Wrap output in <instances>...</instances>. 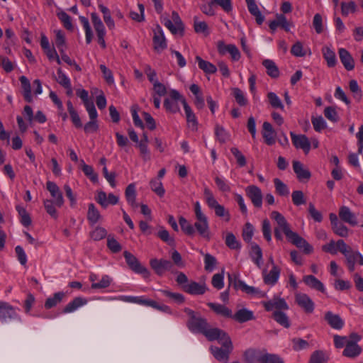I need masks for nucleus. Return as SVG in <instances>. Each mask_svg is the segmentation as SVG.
<instances>
[{
    "label": "nucleus",
    "mask_w": 363,
    "mask_h": 363,
    "mask_svg": "<svg viewBox=\"0 0 363 363\" xmlns=\"http://www.w3.org/2000/svg\"><path fill=\"white\" fill-rule=\"evenodd\" d=\"M295 301L306 313L314 311L315 303L306 294L297 293L295 295Z\"/></svg>",
    "instance_id": "13"
},
{
    "label": "nucleus",
    "mask_w": 363,
    "mask_h": 363,
    "mask_svg": "<svg viewBox=\"0 0 363 363\" xmlns=\"http://www.w3.org/2000/svg\"><path fill=\"white\" fill-rule=\"evenodd\" d=\"M150 265L159 276H162L166 271L170 270L173 266L169 260L163 259H158L156 258L150 260Z\"/></svg>",
    "instance_id": "14"
},
{
    "label": "nucleus",
    "mask_w": 363,
    "mask_h": 363,
    "mask_svg": "<svg viewBox=\"0 0 363 363\" xmlns=\"http://www.w3.org/2000/svg\"><path fill=\"white\" fill-rule=\"evenodd\" d=\"M125 199L129 205H130L133 208L138 207V203H136V191H135V185L134 184H130L125 189Z\"/></svg>",
    "instance_id": "36"
},
{
    "label": "nucleus",
    "mask_w": 363,
    "mask_h": 363,
    "mask_svg": "<svg viewBox=\"0 0 363 363\" xmlns=\"http://www.w3.org/2000/svg\"><path fill=\"white\" fill-rule=\"evenodd\" d=\"M322 53L324 59L327 62L328 66L330 67H335L337 63L335 52L328 47H324L322 49Z\"/></svg>",
    "instance_id": "43"
},
{
    "label": "nucleus",
    "mask_w": 363,
    "mask_h": 363,
    "mask_svg": "<svg viewBox=\"0 0 363 363\" xmlns=\"http://www.w3.org/2000/svg\"><path fill=\"white\" fill-rule=\"evenodd\" d=\"M56 81L65 89H67V94L71 95L72 94V89L69 78L62 72V69L59 68L57 71Z\"/></svg>",
    "instance_id": "30"
},
{
    "label": "nucleus",
    "mask_w": 363,
    "mask_h": 363,
    "mask_svg": "<svg viewBox=\"0 0 363 363\" xmlns=\"http://www.w3.org/2000/svg\"><path fill=\"white\" fill-rule=\"evenodd\" d=\"M183 289L185 292L191 295H202L206 293L208 289L204 283L190 281L183 286Z\"/></svg>",
    "instance_id": "20"
},
{
    "label": "nucleus",
    "mask_w": 363,
    "mask_h": 363,
    "mask_svg": "<svg viewBox=\"0 0 363 363\" xmlns=\"http://www.w3.org/2000/svg\"><path fill=\"white\" fill-rule=\"evenodd\" d=\"M281 273V269L276 264H274L272 269L267 272L264 269L262 272L264 282L266 284L274 286L278 281Z\"/></svg>",
    "instance_id": "21"
},
{
    "label": "nucleus",
    "mask_w": 363,
    "mask_h": 363,
    "mask_svg": "<svg viewBox=\"0 0 363 363\" xmlns=\"http://www.w3.org/2000/svg\"><path fill=\"white\" fill-rule=\"evenodd\" d=\"M160 21L172 34L183 36L184 26L177 12L172 11L171 18L167 13L162 14Z\"/></svg>",
    "instance_id": "6"
},
{
    "label": "nucleus",
    "mask_w": 363,
    "mask_h": 363,
    "mask_svg": "<svg viewBox=\"0 0 363 363\" xmlns=\"http://www.w3.org/2000/svg\"><path fill=\"white\" fill-rule=\"evenodd\" d=\"M262 135L267 145H273L276 143L277 133L270 123H263Z\"/></svg>",
    "instance_id": "19"
},
{
    "label": "nucleus",
    "mask_w": 363,
    "mask_h": 363,
    "mask_svg": "<svg viewBox=\"0 0 363 363\" xmlns=\"http://www.w3.org/2000/svg\"><path fill=\"white\" fill-rule=\"evenodd\" d=\"M19 80L23 89V96L25 100L28 103L32 102L33 97L31 94V87L29 80L25 76H21Z\"/></svg>",
    "instance_id": "40"
},
{
    "label": "nucleus",
    "mask_w": 363,
    "mask_h": 363,
    "mask_svg": "<svg viewBox=\"0 0 363 363\" xmlns=\"http://www.w3.org/2000/svg\"><path fill=\"white\" fill-rule=\"evenodd\" d=\"M293 169L298 180L303 181L308 180L310 179V172L308 169L305 168L303 164L299 161L293 162Z\"/></svg>",
    "instance_id": "28"
},
{
    "label": "nucleus",
    "mask_w": 363,
    "mask_h": 363,
    "mask_svg": "<svg viewBox=\"0 0 363 363\" xmlns=\"http://www.w3.org/2000/svg\"><path fill=\"white\" fill-rule=\"evenodd\" d=\"M44 206L46 210V212L52 216L53 218L56 219L57 218V213L55 208V201L50 199H46L44 201Z\"/></svg>",
    "instance_id": "61"
},
{
    "label": "nucleus",
    "mask_w": 363,
    "mask_h": 363,
    "mask_svg": "<svg viewBox=\"0 0 363 363\" xmlns=\"http://www.w3.org/2000/svg\"><path fill=\"white\" fill-rule=\"evenodd\" d=\"M303 281L311 289L326 294L324 284L313 275H306L303 277Z\"/></svg>",
    "instance_id": "24"
},
{
    "label": "nucleus",
    "mask_w": 363,
    "mask_h": 363,
    "mask_svg": "<svg viewBox=\"0 0 363 363\" xmlns=\"http://www.w3.org/2000/svg\"><path fill=\"white\" fill-rule=\"evenodd\" d=\"M340 60L345 69L351 71L354 68V60L351 54L345 48L338 50Z\"/></svg>",
    "instance_id": "25"
},
{
    "label": "nucleus",
    "mask_w": 363,
    "mask_h": 363,
    "mask_svg": "<svg viewBox=\"0 0 363 363\" xmlns=\"http://www.w3.org/2000/svg\"><path fill=\"white\" fill-rule=\"evenodd\" d=\"M12 320H21L16 309L9 303L0 301V321L4 323Z\"/></svg>",
    "instance_id": "9"
},
{
    "label": "nucleus",
    "mask_w": 363,
    "mask_h": 363,
    "mask_svg": "<svg viewBox=\"0 0 363 363\" xmlns=\"http://www.w3.org/2000/svg\"><path fill=\"white\" fill-rule=\"evenodd\" d=\"M215 135L220 143H225L229 138V134L225 129L219 125L215 127Z\"/></svg>",
    "instance_id": "52"
},
{
    "label": "nucleus",
    "mask_w": 363,
    "mask_h": 363,
    "mask_svg": "<svg viewBox=\"0 0 363 363\" xmlns=\"http://www.w3.org/2000/svg\"><path fill=\"white\" fill-rule=\"evenodd\" d=\"M263 352L259 350L249 349L245 352L244 356L246 361L250 363L259 362V357L263 355Z\"/></svg>",
    "instance_id": "47"
},
{
    "label": "nucleus",
    "mask_w": 363,
    "mask_h": 363,
    "mask_svg": "<svg viewBox=\"0 0 363 363\" xmlns=\"http://www.w3.org/2000/svg\"><path fill=\"white\" fill-rule=\"evenodd\" d=\"M151 189L159 196L162 197L164 195L165 190L162 183L158 179H153L150 181Z\"/></svg>",
    "instance_id": "50"
},
{
    "label": "nucleus",
    "mask_w": 363,
    "mask_h": 363,
    "mask_svg": "<svg viewBox=\"0 0 363 363\" xmlns=\"http://www.w3.org/2000/svg\"><path fill=\"white\" fill-rule=\"evenodd\" d=\"M99 9L103 13L104 21L109 29H113L115 26L114 21L113 20L110 10L103 4L99 5Z\"/></svg>",
    "instance_id": "45"
},
{
    "label": "nucleus",
    "mask_w": 363,
    "mask_h": 363,
    "mask_svg": "<svg viewBox=\"0 0 363 363\" xmlns=\"http://www.w3.org/2000/svg\"><path fill=\"white\" fill-rule=\"evenodd\" d=\"M262 232L264 238L267 242L272 240V227L268 219H264L262 223Z\"/></svg>",
    "instance_id": "57"
},
{
    "label": "nucleus",
    "mask_w": 363,
    "mask_h": 363,
    "mask_svg": "<svg viewBox=\"0 0 363 363\" xmlns=\"http://www.w3.org/2000/svg\"><path fill=\"white\" fill-rule=\"evenodd\" d=\"M106 230L104 228L100 226L96 227L92 231L90 232L91 238L95 241L101 240L106 238Z\"/></svg>",
    "instance_id": "51"
},
{
    "label": "nucleus",
    "mask_w": 363,
    "mask_h": 363,
    "mask_svg": "<svg viewBox=\"0 0 363 363\" xmlns=\"http://www.w3.org/2000/svg\"><path fill=\"white\" fill-rule=\"evenodd\" d=\"M153 48L157 52H161L167 48V41L160 25L153 29Z\"/></svg>",
    "instance_id": "11"
},
{
    "label": "nucleus",
    "mask_w": 363,
    "mask_h": 363,
    "mask_svg": "<svg viewBox=\"0 0 363 363\" xmlns=\"http://www.w3.org/2000/svg\"><path fill=\"white\" fill-rule=\"evenodd\" d=\"M47 189L50 191L57 207L60 208L64 204L62 194L57 185L51 181L46 183Z\"/></svg>",
    "instance_id": "16"
},
{
    "label": "nucleus",
    "mask_w": 363,
    "mask_h": 363,
    "mask_svg": "<svg viewBox=\"0 0 363 363\" xmlns=\"http://www.w3.org/2000/svg\"><path fill=\"white\" fill-rule=\"evenodd\" d=\"M101 218V216L99 210L96 208L94 203H89L87 212V220L91 225H94L98 223Z\"/></svg>",
    "instance_id": "39"
},
{
    "label": "nucleus",
    "mask_w": 363,
    "mask_h": 363,
    "mask_svg": "<svg viewBox=\"0 0 363 363\" xmlns=\"http://www.w3.org/2000/svg\"><path fill=\"white\" fill-rule=\"evenodd\" d=\"M259 357V363H284L283 359L277 354L264 352L263 355Z\"/></svg>",
    "instance_id": "44"
},
{
    "label": "nucleus",
    "mask_w": 363,
    "mask_h": 363,
    "mask_svg": "<svg viewBox=\"0 0 363 363\" xmlns=\"http://www.w3.org/2000/svg\"><path fill=\"white\" fill-rule=\"evenodd\" d=\"M65 297V293H64L63 291L55 293L52 296H50L47 298V300L45 302V308L46 309H50L56 306L57 304L62 302Z\"/></svg>",
    "instance_id": "35"
},
{
    "label": "nucleus",
    "mask_w": 363,
    "mask_h": 363,
    "mask_svg": "<svg viewBox=\"0 0 363 363\" xmlns=\"http://www.w3.org/2000/svg\"><path fill=\"white\" fill-rule=\"evenodd\" d=\"M247 196L251 200L252 204L257 208L262 206V194L261 189L257 186H249L245 189Z\"/></svg>",
    "instance_id": "15"
},
{
    "label": "nucleus",
    "mask_w": 363,
    "mask_h": 363,
    "mask_svg": "<svg viewBox=\"0 0 363 363\" xmlns=\"http://www.w3.org/2000/svg\"><path fill=\"white\" fill-rule=\"evenodd\" d=\"M196 222L192 225L186 218L181 217L179 220V225L184 233L188 235H193L195 233V229L202 238L207 240L210 239V229L208 217L202 211L201 204L196 201L194 206Z\"/></svg>",
    "instance_id": "1"
},
{
    "label": "nucleus",
    "mask_w": 363,
    "mask_h": 363,
    "mask_svg": "<svg viewBox=\"0 0 363 363\" xmlns=\"http://www.w3.org/2000/svg\"><path fill=\"white\" fill-rule=\"evenodd\" d=\"M203 195L206 204L210 209L214 211L215 215L228 222L230 220L229 211L218 202L213 192L208 187L204 188Z\"/></svg>",
    "instance_id": "5"
},
{
    "label": "nucleus",
    "mask_w": 363,
    "mask_h": 363,
    "mask_svg": "<svg viewBox=\"0 0 363 363\" xmlns=\"http://www.w3.org/2000/svg\"><path fill=\"white\" fill-rule=\"evenodd\" d=\"M169 96L164 101V107L166 111L170 113H179L180 111L179 102L183 105V101H186V99L175 89H172L169 91Z\"/></svg>",
    "instance_id": "7"
},
{
    "label": "nucleus",
    "mask_w": 363,
    "mask_h": 363,
    "mask_svg": "<svg viewBox=\"0 0 363 363\" xmlns=\"http://www.w3.org/2000/svg\"><path fill=\"white\" fill-rule=\"evenodd\" d=\"M82 169L84 174L88 177L93 182H98V174L94 172L93 167L90 165L85 164L84 160L81 161Z\"/></svg>",
    "instance_id": "49"
},
{
    "label": "nucleus",
    "mask_w": 363,
    "mask_h": 363,
    "mask_svg": "<svg viewBox=\"0 0 363 363\" xmlns=\"http://www.w3.org/2000/svg\"><path fill=\"white\" fill-rule=\"evenodd\" d=\"M183 107L185 112L188 127L191 130L196 131L198 129V121L196 115L193 112L191 108L187 104L186 101H183Z\"/></svg>",
    "instance_id": "22"
},
{
    "label": "nucleus",
    "mask_w": 363,
    "mask_h": 363,
    "mask_svg": "<svg viewBox=\"0 0 363 363\" xmlns=\"http://www.w3.org/2000/svg\"><path fill=\"white\" fill-rule=\"evenodd\" d=\"M291 199L295 206H298L306 203V199L303 191H294L291 194Z\"/></svg>",
    "instance_id": "62"
},
{
    "label": "nucleus",
    "mask_w": 363,
    "mask_h": 363,
    "mask_svg": "<svg viewBox=\"0 0 363 363\" xmlns=\"http://www.w3.org/2000/svg\"><path fill=\"white\" fill-rule=\"evenodd\" d=\"M249 12L255 18L258 25H262L264 21V16L262 14L255 0H245Z\"/></svg>",
    "instance_id": "27"
},
{
    "label": "nucleus",
    "mask_w": 363,
    "mask_h": 363,
    "mask_svg": "<svg viewBox=\"0 0 363 363\" xmlns=\"http://www.w3.org/2000/svg\"><path fill=\"white\" fill-rule=\"evenodd\" d=\"M233 94L235 99L236 102L241 106H244L247 104V99L245 97L242 91L238 88L233 89Z\"/></svg>",
    "instance_id": "60"
},
{
    "label": "nucleus",
    "mask_w": 363,
    "mask_h": 363,
    "mask_svg": "<svg viewBox=\"0 0 363 363\" xmlns=\"http://www.w3.org/2000/svg\"><path fill=\"white\" fill-rule=\"evenodd\" d=\"M262 303L267 311H283L289 309V306L286 301L279 296H274L272 299L268 301H262Z\"/></svg>",
    "instance_id": "12"
},
{
    "label": "nucleus",
    "mask_w": 363,
    "mask_h": 363,
    "mask_svg": "<svg viewBox=\"0 0 363 363\" xmlns=\"http://www.w3.org/2000/svg\"><path fill=\"white\" fill-rule=\"evenodd\" d=\"M233 319L238 323H245L255 319L254 313L247 308L238 310L235 314H233Z\"/></svg>",
    "instance_id": "29"
},
{
    "label": "nucleus",
    "mask_w": 363,
    "mask_h": 363,
    "mask_svg": "<svg viewBox=\"0 0 363 363\" xmlns=\"http://www.w3.org/2000/svg\"><path fill=\"white\" fill-rule=\"evenodd\" d=\"M328 360V357L325 352L316 350L311 354L309 363H326Z\"/></svg>",
    "instance_id": "46"
},
{
    "label": "nucleus",
    "mask_w": 363,
    "mask_h": 363,
    "mask_svg": "<svg viewBox=\"0 0 363 363\" xmlns=\"http://www.w3.org/2000/svg\"><path fill=\"white\" fill-rule=\"evenodd\" d=\"M213 340H217L222 345V347L211 346V353L218 361H227L233 350V342L230 336L226 332L221 330L214 335V338L212 339V341Z\"/></svg>",
    "instance_id": "4"
},
{
    "label": "nucleus",
    "mask_w": 363,
    "mask_h": 363,
    "mask_svg": "<svg viewBox=\"0 0 363 363\" xmlns=\"http://www.w3.org/2000/svg\"><path fill=\"white\" fill-rule=\"evenodd\" d=\"M332 229L336 235L340 237L346 238L349 235L348 228L341 222H339L338 223L333 225Z\"/></svg>",
    "instance_id": "56"
},
{
    "label": "nucleus",
    "mask_w": 363,
    "mask_h": 363,
    "mask_svg": "<svg viewBox=\"0 0 363 363\" xmlns=\"http://www.w3.org/2000/svg\"><path fill=\"white\" fill-rule=\"evenodd\" d=\"M55 44L60 52H64V48H65V37L64 33L60 30H55Z\"/></svg>",
    "instance_id": "58"
},
{
    "label": "nucleus",
    "mask_w": 363,
    "mask_h": 363,
    "mask_svg": "<svg viewBox=\"0 0 363 363\" xmlns=\"http://www.w3.org/2000/svg\"><path fill=\"white\" fill-rule=\"evenodd\" d=\"M208 306L218 315L225 318H232L233 312L227 306L215 303H209Z\"/></svg>",
    "instance_id": "33"
},
{
    "label": "nucleus",
    "mask_w": 363,
    "mask_h": 363,
    "mask_svg": "<svg viewBox=\"0 0 363 363\" xmlns=\"http://www.w3.org/2000/svg\"><path fill=\"white\" fill-rule=\"evenodd\" d=\"M226 245L233 250L240 248V244L232 233H228L225 238Z\"/></svg>",
    "instance_id": "59"
},
{
    "label": "nucleus",
    "mask_w": 363,
    "mask_h": 363,
    "mask_svg": "<svg viewBox=\"0 0 363 363\" xmlns=\"http://www.w3.org/2000/svg\"><path fill=\"white\" fill-rule=\"evenodd\" d=\"M123 255L127 264L134 272L142 274L145 279L150 277V272L140 263L135 256L128 251H125Z\"/></svg>",
    "instance_id": "8"
},
{
    "label": "nucleus",
    "mask_w": 363,
    "mask_h": 363,
    "mask_svg": "<svg viewBox=\"0 0 363 363\" xmlns=\"http://www.w3.org/2000/svg\"><path fill=\"white\" fill-rule=\"evenodd\" d=\"M184 312L189 317L187 326L191 332L202 333L208 340L212 341L214 335L221 330V329L218 328H210L206 320L199 315H196L191 309L186 308H184Z\"/></svg>",
    "instance_id": "3"
},
{
    "label": "nucleus",
    "mask_w": 363,
    "mask_h": 363,
    "mask_svg": "<svg viewBox=\"0 0 363 363\" xmlns=\"http://www.w3.org/2000/svg\"><path fill=\"white\" fill-rule=\"evenodd\" d=\"M91 20L96 33L98 43L104 49L106 47L104 39L106 33L105 26L100 17L96 13H91Z\"/></svg>",
    "instance_id": "10"
},
{
    "label": "nucleus",
    "mask_w": 363,
    "mask_h": 363,
    "mask_svg": "<svg viewBox=\"0 0 363 363\" xmlns=\"http://www.w3.org/2000/svg\"><path fill=\"white\" fill-rule=\"evenodd\" d=\"M195 59L199 67L206 74H214L217 72L216 67L211 62L203 60L200 56H196Z\"/></svg>",
    "instance_id": "34"
},
{
    "label": "nucleus",
    "mask_w": 363,
    "mask_h": 363,
    "mask_svg": "<svg viewBox=\"0 0 363 363\" xmlns=\"http://www.w3.org/2000/svg\"><path fill=\"white\" fill-rule=\"evenodd\" d=\"M274 183L276 189V191L280 196H288L289 194V189L288 186L279 179L275 178Z\"/></svg>",
    "instance_id": "53"
},
{
    "label": "nucleus",
    "mask_w": 363,
    "mask_h": 363,
    "mask_svg": "<svg viewBox=\"0 0 363 363\" xmlns=\"http://www.w3.org/2000/svg\"><path fill=\"white\" fill-rule=\"evenodd\" d=\"M339 217L342 221L352 226H355L358 223L357 216L347 206H343L340 208Z\"/></svg>",
    "instance_id": "23"
},
{
    "label": "nucleus",
    "mask_w": 363,
    "mask_h": 363,
    "mask_svg": "<svg viewBox=\"0 0 363 363\" xmlns=\"http://www.w3.org/2000/svg\"><path fill=\"white\" fill-rule=\"evenodd\" d=\"M215 183L218 189L223 192H230V185L229 182L223 177L216 176L214 178Z\"/></svg>",
    "instance_id": "54"
},
{
    "label": "nucleus",
    "mask_w": 363,
    "mask_h": 363,
    "mask_svg": "<svg viewBox=\"0 0 363 363\" xmlns=\"http://www.w3.org/2000/svg\"><path fill=\"white\" fill-rule=\"evenodd\" d=\"M269 103L274 108H279L281 111L284 110V106L282 104L280 98L274 92H269L267 94Z\"/></svg>",
    "instance_id": "48"
},
{
    "label": "nucleus",
    "mask_w": 363,
    "mask_h": 363,
    "mask_svg": "<svg viewBox=\"0 0 363 363\" xmlns=\"http://www.w3.org/2000/svg\"><path fill=\"white\" fill-rule=\"evenodd\" d=\"M362 352V348L358 344L347 343L342 354L349 358H355Z\"/></svg>",
    "instance_id": "31"
},
{
    "label": "nucleus",
    "mask_w": 363,
    "mask_h": 363,
    "mask_svg": "<svg viewBox=\"0 0 363 363\" xmlns=\"http://www.w3.org/2000/svg\"><path fill=\"white\" fill-rule=\"evenodd\" d=\"M270 218L274 220L277 225L274 229L282 230L290 242L297 247L302 249L306 254L313 252V247L298 233L291 230L289 223L281 213L273 211L270 213Z\"/></svg>",
    "instance_id": "2"
},
{
    "label": "nucleus",
    "mask_w": 363,
    "mask_h": 363,
    "mask_svg": "<svg viewBox=\"0 0 363 363\" xmlns=\"http://www.w3.org/2000/svg\"><path fill=\"white\" fill-rule=\"evenodd\" d=\"M88 301L86 298L78 296L74 298L72 301L67 303L63 308L64 313H70L77 311L78 308L85 306Z\"/></svg>",
    "instance_id": "26"
},
{
    "label": "nucleus",
    "mask_w": 363,
    "mask_h": 363,
    "mask_svg": "<svg viewBox=\"0 0 363 363\" xmlns=\"http://www.w3.org/2000/svg\"><path fill=\"white\" fill-rule=\"evenodd\" d=\"M157 236L164 242H167L169 245H174V240L170 237L169 232L164 228L160 227L157 233Z\"/></svg>",
    "instance_id": "63"
},
{
    "label": "nucleus",
    "mask_w": 363,
    "mask_h": 363,
    "mask_svg": "<svg viewBox=\"0 0 363 363\" xmlns=\"http://www.w3.org/2000/svg\"><path fill=\"white\" fill-rule=\"evenodd\" d=\"M159 291L168 298L167 301L176 303H182L184 301V296L179 293H174L167 289H160Z\"/></svg>",
    "instance_id": "37"
},
{
    "label": "nucleus",
    "mask_w": 363,
    "mask_h": 363,
    "mask_svg": "<svg viewBox=\"0 0 363 363\" xmlns=\"http://www.w3.org/2000/svg\"><path fill=\"white\" fill-rule=\"evenodd\" d=\"M284 311H274L272 316L275 321L278 323L280 325L283 326L285 328H288L290 327L291 323L289 317Z\"/></svg>",
    "instance_id": "42"
},
{
    "label": "nucleus",
    "mask_w": 363,
    "mask_h": 363,
    "mask_svg": "<svg viewBox=\"0 0 363 363\" xmlns=\"http://www.w3.org/2000/svg\"><path fill=\"white\" fill-rule=\"evenodd\" d=\"M324 318L333 329L341 330L344 327V320L338 314H335L332 311L325 312Z\"/></svg>",
    "instance_id": "18"
},
{
    "label": "nucleus",
    "mask_w": 363,
    "mask_h": 363,
    "mask_svg": "<svg viewBox=\"0 0 363 363\" xmlns=\"http://www.w3.org/2000/svg\"><path fill=\"white\" fill-rule=\"evenodd\" d=\"M194 27L195 32L197 33H203L206 36L209 34L208 27V25L206 24V23L205 21H198L197 17L194 18Z\"/></svg>",
    "instance_id": "55"
},
{
    "label": "nucleus",
    "mask_w": 363,
    "mask_h": 363,
    "mask_svg": "<svg viewBox=\"0 0 363 363\" xmlns=\"http://www.w3.org/2000/svg\"><path fill=\"white\" fill-rule=\"evenodd\" d=\"M262 65L266 68L269 76L272 78H277L279 76V70L274 61L268 59L264 60Z\"/></svg>",
    "instance_id": "41"
},
{
    "label": "nucleus",
    "mask_w": 363,
    "mask_h": 363,
    "mask_svg": "<svg viewBox=\"0 0 363 363\" xmlns=\"http://www.w3.org/2000/svg\"><path fill=\"white\" fill-rule=\"evenodd\" d=\"M239 286L242 291H245L247 294L254 295L257 298H262L266 296V293L259 290L257 288L247 285L244 281H239Z\"/></svg>",
    "instance_id": "38"
},
{
    "label": "nucleus",
    "mask_w": 363,
    "mask_h": 363,
    "mask_svg": "<svg viewBox=\"0 0 363 363\" xmlns=\"http://www.w3.org/2000/svg\"><path fill=\"white\" fill-rule=\"evenodd\" d=\"M290 135L292 143L296 148L302 149L305 153H308L310 151L311 143L305 135H296L294 133L291 132Z\"/></svg>",
    "instance_id": "17"
},
{
    "label": "nucleus",
    "mask_w": 363,
    "mask_h": 363,
    "mask_svg": "<svg viewBox=\"0 0 363 363\" xmlns=\"http://www.w3.org/2000/svg\"><path fill=\"white\" fill-rule=\"evenodd\" d=\"M250 255L255 264L260 268L262 264V251L257 244H251Z\"/></svg>",
    "instance_id": "32"
},
{
    "label": "nucleus",
    "mask_w": 363,
    "mask_h": 363,
    "mask_svg": "<svg viewBox=\"0 0 363 363\" xmlns=\"http://www.w3.org/2000/svg\"><path fill=\"white\" fill-rule=\"evenodd\" d=\"M57 16L59 19L62 21L63 23V26L65 28L69 30H73V26L72 23V20L70 16L65 11H61L57 13Z\"/></svg>",
    "instance_id": "64"
}]
</instances>
